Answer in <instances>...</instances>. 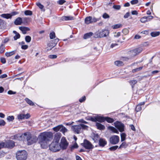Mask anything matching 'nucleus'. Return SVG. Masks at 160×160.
<instances>
[{"label": "nucleus", "instance_id": "1", "mask_svg": "<svg viewBox=\"0 0 160 160\" xmlns=\"http://www.w3.org/2000/svg\"><path fill=\"white\" fill-rule=\"evenodd\" d=\"M53 137L52 133L50 132H45L41 133L38 136V142L41 147L46 148L48 146V142L50 141Z\"/></svg>", "mask_w": 160, "mask_h": 160}, {"label": "nucleus", "instance_id": "2", "mask_svg": "<svg viewBox=\"0 0 160 160\" xmlns=\"http://www.w3.org/2000/svg\"><path fill=\"white\" fill-rule=\"evenodd\" d=\"M14 137V139H17L19 140H24L26 139L28 145H31L36 142L38 140L36 136H32L30 133L28 132L22 134L21 135H15Z\"/></svg>", "mask_w": 160, "mask_h": 160}, {"label": "nucleus", "instance_id": "3", "mask_svg": "<svg viewBox=\"0 0 160 160\" xmlns=\"http://www.w3.org/2000/svg\"><path fill=\"white\" fill-rule=\"evenodd\" d=\"M28 155V153L25 150H18L16 153V157L17 160H26Z\"/></svg>", "mask_w": 160, "mask_h": 160}, {"label": "nucleus", "instance_id": "4", "mask_svg": "<svg viewBox=\"0 0 160 160\" xmlns=\"http://www.w3.org/2000/svg\"><path fill=\"white\" fill-rule=\"evenodd\" d=\"M88 128V126L87 125L81 124L78 125L72 126L71 129L75 133L79 134L81 132L82 129H87Z\"/></svg>", "mask_w": 160, "mask_h": 160}, {"label": "nucleus", "instance_id": "5", "mask_svg": "<svg viewBox=\"0 0 160 160\" xmlns=\"http://www.w3.org/2000/svg\"><path fill=\"white\" fill-rule=\"evenodd\" d=\"M109 31L106 29H103L98 31L95 34L94 37L95 38H101L106 37L109 35Z\"/></svg>", "mask_w": 160, "mask_h": 160}, {"label": "nucleus", "instance_id": "6", "mask_svg": "<svg viewBox=\"0 0 160 160\" xmlns=\"http://www.w3.org/2000/svg\"><path fill=\"white\" fill-rule=\"evenodd\" d=\"M143 50L142 48L139 47L130 50L128 52L130 58H132L140 53Z\"/></svg>", "mask_w": 160, "mask_h": 160}, {"label": "nucleus", "instance_id": "7", "mask_svg": "<svg viewBox=\"0 0 160 160\" xmlns=\"http://www.w3.org/2000/svg\"><path fill=\"white\" fill-rule=\"evenodd\" d=\"M49 149L51 151L56 152L60 150V147L58 142H52L49 145Z\"/></svg>", "mask_w": 160, "mask_h": 160}, {"label": "nucleus", "instance_id": "8", "mask_svg": "<svg viewBox=\"0 0 160 160\" xmlns=\"http://www.w3.org/2000/svg\"><path fill=\"white\" fill-rule=\"evenodd\" d=\"M120 140L119 136L117 135H113L111 136L109 139V141L110 143L114 145L118 143Z\"/></svg>", "mask_w": 160, "mask_h": 160}, {"label": "nucleus", "instance_id": "9", "mask_svg": "<svg viewBox=\"0 0 160 160\" xmlns=\"http://www.w3.org/2000/svg\"><path fill=\"white\" fill-rule=\"evenodd\" d=\"M53 129L54 131L56 132L60 131V132H62L63 134L68 131L67 129L62 125H60L54 127L53 128Z\"/></svg>", "mask_w": 160, "mask_h": 160}, {"label": "nucleus", "instance_id": "10", "mask_svg": "<svg viewBox=\"0 0 160 160\" xmlns=\"http://www.w3.org/2000/svg\"><path fill=\"white\" fill-rule=\"evenodd\" d=\"M115 127L117 128L120 132H122L124 131V125L122 123L117 122L114 123Z\"/></svg>", "mask_w": 160, "mask_h": 160}, {"label": "nucleus", "instance_id": "11", "mask_svg": "<svg viewBox=\"0 0 160 160\" xmlns=\"http://www.w3.org/2000/svg\"><path fill=\"white\" fill-rule=\"evenodd\" d=\"M68 145V143L65 138H62L61 141V143L59 145L60 148H62L63 149H66Z\"/></svg>", "mask_w": 160, "mask_h": 160}, {"label": "nucleus", "instance_id": "12", "mask_svg": "<svg viewBox=\"0 0 160 160\" xmlns=\"http://www.w3.org/2000/svg\"><path fill=\"white\" fill-rule=\"evenodd\" d=\"M18 13V12L15 11L11 12V13L3 14L1 15V16L3 18L7 19L11 18L12 16Z\"/></svg>", "mask_w": 160, "mask_h": 160}, {"label": "nucleus", "instance_id": "13", "mask_svg": "<svg viewBox=\"0 0 160 160\" xmlns=\"http://www.w3.org/2000/svg\"><path fill=\"white\" fill-rule=\"evenodd\" d=\"M83 146L86 148L87 149H90L92 148L93 146L92 144L87 140H85L83 143Z\"/></svg>", "mask_w": 160, "mask_h": 160}, {"label": "nucleus", "instance_id": "14", "mask_svg": "<svg viewBox=\"0 0 160 160\" xmlns=\"http://www.w3.org/2000/svg\"><path fill=\"white\" fill-rule=\"evenodd\" d=\"M15 146L14 142L12 140H10L5 143L6 147L12 148Z\"/></svg>", "mask_w": 160, "mask_h": 160}, {"label": "nucleus", "instance_id": "15", "mask_svg": "<svg viewBox=\"0 0 160 160\" xmlns=\"http://www.w3.org/2000/svg\"><path fill=\"white\" fill-rule=\"evenodd\" d=\"M19 29L24 34L26 33L27 32L30 30V29L28 27H20Z\"/></svg>", "mask_w": 160, "mask_h": 160}, {"label": "nucleus", "instance_id": "16", "mask_svg": "<svg viewBox=\"0 0 160 160\" xmlns=\"http://www.w3.org/2000/svg\"><path fill=\"white\" fill-rule=\"evenodd\" d=\"M106 141L103 139L100 138L99 141V144L100 146L103 147L107 144Z\"/></svg>", "mask_w": 160, "mask_h": 160}, {"label": "nucleus", "instance_id": "17", "mask_svg": "<svg viewBox=\"0 0 160 160\" xmlns=\"http://www.w3.org/2000/svg\"><path fill=\"white\" fill-rule=\"evenodd\" d=\"M22 23V19L21 18H18L15 21L14 23L16 25H21Z\"/></svg>", "mask_w": 160, "mask_h": 160}, {"label": "nucleus", "instance_id": "18", "mask_svg": "<svg viewBox=\"0 0 160 160\" xmlns=\"http://www.w3.org/2000/svg\"><path fill=\"white\" fill-rule=\"evenodd\" d=\"M96 126L97 128L99 130H104L105 128V127L99 123L96 122Z\"/></svg>", "mask_w": 160, "mask_h": 160}, {"label": "nucleus", "instance_id": "19", "mask_svg": "<svg viewBox=\"0 0 160 160\" xmlns=\"http://www.w3.org/2000/svg\"><path fill=\"white\" fill-rule=\"evenodd\" d=\"M85 22L86 24L92 23V17L89 16L86 17L85 19Z\"/></svg>", "mask_w": 160, "mask_h": 160}, {"label": "nucleus", "instance_id": "20", "mask_svg": "<svg viewBox=\"0 0 160 160\" xmlns=\"http://www.w3.org/2000/svg\"><path fill=\"white\" fill-rule=\"evenodd\" d=\"M105 121V118L103 117L98 116L97 117L96 122L98 121L99 122H104Z\"/></svg>", "mask_w": 160, "mask_h": 160}, {"label": "nucleus", "instance_id": "21", "mask_svg": "<svg viewBox=\"0 0 160 160\" xmlns=\"http://www.w3.org/2000/svg\"><path fill=\"white\" fill-rule=\"evenodd\" d=\"M108 129L112 131L113 132L116 133H118V130L112 126H109L108 127Z\"/></svg>", "mask_w": 160, "mask_h": 160}, {"label": "nucleus", "instance_id": "22", "mask_svg": "<svg viewBox=\"0 0 160 160\" xmlns=\"http://www.w3.org/2000/svg\"><path fill=\"white\" fill-rule=\"evenodd\" d=\"M15 52V51H13L9 52H6L5 53V55L7 57H10L13 55H14Z\"/></svg>", "mask_w": 160, "mask_h": 160}, {"label": "nucleus", "instance_id": "23", "mask_svg": "<svg viewBox=\"0 0 160 160\" xmlns=\"http://www.w3.org/2000/svg\"><path fill=\"white\" fill-rule=\"evenodd\" d=\"M62 20H69L73 19V17L72 16H68L62 17Z\"/></svg>", "mask_w": 160, "mask_h": 160}, {"label": "nucleus", "instance_id": "24", "mask_svg": "<svg viewBox=\"0 0 160 160\" xmlns=\"http://www.w3.org/2000/svg\"><path fill=\"white\" fill-rule=\"evenodd\" d=\"M93 33L92 32H90L88 33H87L84 34L83 38L85 39H86L90 37L91 36H92Z\"/></svg>", "mask_w": 160, "mask_h": 160}, {"label": "nucleus", "instance_id": "25", "mask_svg": "<svg viewBox=\"0 0 160 160\" xmlns=\"http://www.w3.org/2000/svg\"><path fill=\"white\" fill-rule=\"evenodd\" d=\"M59 39L58 38H56L54 40L51 41V43L53 44V46H55L57 44V43L58 42Z\"/></svg>", "mask_w": 160, "mask_h": 160}, {"label": "nucleus", "instance_id": "26", "mask_svg": "<svg viewBox=\"0 0 160 160\" xmlns=\"http://www.w3.org/2000/svg\"><path fill=\"white\" fill-rule=\"evenodd\" d=\"M13 32L15 34V35L13 37L14 40H16L17 39L19 38H20V36L18 33V32H17L15 31H13Z\"/></svg>", "mask_w": 160, "mask_h": 160}, {"label": "nucleus", "instance_id": "27", "mask_svg": "<svg viewBox=\"0 0 160 160\" xmlns=\"http://www.w3.org/2000/svg\"><path fill=\"white\" fill-rule=\"evenodd\" d=\"M115 64L118 66H121L123 65V62L120 61H117L114 62Z\"/></svg>", "mask_w": 160, "mask_h": 160}, {"label": "nucleus", "instance_id": "28", "mask_svg": "<svg viewBox=\"0 0 160 160\" xmlns=\"http://www.w3.org/2000/svg\"><path fill=\"white\" fill-rule=\"evenodd\" d=\"M160 32H152L151 33V36L152 37H155L159 35Z\"/></svg>", "mask_w": 160, "mask_h": 160}, {"label": "nucleus", "instance_id": "29", "mask_svg": "<svg viewBox=\"0 0 160 160\" xmlns=\"http://www.w3.org/2000/svg\"><path fill=\"white\" fill-rule=\"evenodd\" d=\"M128 146V144L125 142H123L120 145L119 148H126Z\"/></svg>", "mask_w": 160, "mask_h": 160}, {"label": "nucleus", "instance_id": "30", "mask_svg": "<svg viewBox=\"0 0 160 160\" xmlns=\"http://www.w3.org/2000/svg\"><path fill=\"white\" fill-rule=\"evenodd\" d=\"M122 25L121 24H118L112 26V27L113 29H116L122 27Z\"/></svg>", "mask_w": 160, "mask_h": 160}, {"label": "nucleus", "instance_id": "31", "mask_svg": "<svg viewBox=\"0 0 160 160\" xmlns=\"http://www.w3.org/2000/svg\"><path fill=\"white\" fill-rule=\"evenodd\" d=\"M121 141L123 142L126 139V134L124 133H122L121 134Z\"/></svg>", "mask_w": 160, "mask_h": 160}, {"label": "nucleus", "instance_id": "32", "mask_svg": "<svg viewBox=\"0 0 160 160\" xmlns=\"http://www.w3.org/2000/svg\"><path fill=\"white\" fill-rule=\"evenodd\" d=\"M25 100L27 103L30 105L33 106L34 105L33 102L29 99L27 98L25 99Z\"/></svg>", "mask_w": 160, "mask_h": 160}, {"label": "nucleus", "instance_id": "33", "mask_svg": "<svg viewBox=\"0 0 160 160\" xmlns=\"http://www.w3.org/2000/svg\"><path fill=\"white\" fill-rule=\"evenodd\" d=\"M49 37L51 39L55 38L56 37L55 33L54 32H52L50 34Z\"/></svg>", "mask_w": 160, "mask_h": 160}, {"label": "nucleus", "instance_id": "34", "mask_svg": "<svg viewBox=\"0 0 160 160\" xmlns=\"http://www.w3.org/2000/svg\"><path fill=\"white\" fill-rule=\"evenodd\" d=\"M140 20L142 23H145L148 21V20H147V18L146 17V16L143 17Z\"/></svg>", "mask_w": 160, "mask_h": 160}, {"label": "nucleus", "instance_id": "35", "mask_svg": "<svg viewBox=\"0 0 160 160\" xmlns=\"http://www.w3.org/2000/svg\"><path fill=\"white\" fill-rule=\"evenodd\" d=\"M61 136V134L59 133H57L55 135V138H57V141H58Z\"/></svg>", "mask_w": 160, "mask_h": 160}, {"label": "nucleus", "instance_id": "36", "mask_svg": "<svg viewBox=\"0 0 160 160\" xmlns=\"http://www.w3.org/2000/svg\"><path fill=\"white\" fill-rule=\"evenodd\" d=\"M24 14L26 15H31L32 12L30 10H26L24 11Z\"/></svg>", "mask_w": 160, "mask_h": 160}, {"label": "nucleus", "instance_id": "37", "mask_svg": "<svg viewBox=\"0 0 160 160\" xmlns=\"http://www.w3.org/2000/svg\"><path fill=\"white\" fill-rule=\"evenodd\" d=\"M105 120L109 123L112 122L114 121V120L113 119L110 118H105Z\"/></svg>", "mask_w": 160, "mask_h": 160}, {"label": "nucleus", "instance_id": "38", "mask_svg": "<svg viewBox=\"0 0 160 160\" xmlns=\"http://www.w3.org/2000/svg\"><path fill=\"white\" fill-rule=\"evenodd\" d=\"M24 114H20L18 115V118L19 120L24 119Z\"/></svg>", "mask_w": 160, "mask_h": 160}, {"label": "nucleus", "instance_id": "39", "mask_svg": "<svg viewBox=\"0 0 160 160\" xmlns=\"http://www.w3.org/2000/svg\"><path fill=\"white\" fill-rule=\"evenodd\" d=\"M5 47L2 45H1L0 46V53H3L4 51Z\"/></svg>", "mask_w": 160, "mask_h": 160}, {"label": "nucleus", "instance_id": "40", "mask_svg": "<svg viewBox=\"0 0 160 160\" xmlns=\"http://www.w3.org/2000/svg\"><path fill=\"white\" fill-rule=\"evenodd\" d=\"M31 37L29 36H26L25 38L26 41L27 42H29L31 41Z\"/></svg>", "mask_w": 160, "mask_h": 160}, {"label": "nucleus", "instance_id": "41", "mask_svg": "<svg viewBox=\"0 0 160 160\" xmlns=\"http://www.w3.org/2000/svg\"><path fill=\"white\" fill-rule=\"evenodd\" d=\"M142 68H143L142 67H140L138 68H137L136 69H133L132 70V72L133 73H134L136 72L140 71V70H141Z\"/></svg>", "mask_w": 160, "mask_h": 160}, {"label": "nucleus", "instance_id": "42", "mask_svg": "<svg viewBox=\"0 0 160 160\" xmlns=\"http://www.w3.org/2000/svg\"><path fill=\"white\" fill-rule=\"evenodd\" d=\"M129 30L127 28L124 29L122 31V33L125 35H126L128 34L129 32Z\"/></svg>", "mask_w": 160, "mask_h": 160}, {"label": "nucleus", "instance_id": "43", "mask_svg": "<svg viewBox=\"0 0 160 160\" xmlns=\"http://www.w3.org/2000/svg\"><path fill=\"white\" fill-rule=\"evenodd\" d=\"M118 148V146H115L111 147L109 148V149L111 151H114Z\"/></svg>", "mask_w": 160, "mask_h": 160}, {"label": "nucleus", "instance_id": "44", "mask_svg": "<svg viewBox=\"0 0 160 160\" xmlns=\"http://www.w3.org/2000/svg\"><path fill=\"white\" fill-rule=\"evenodd\" d=\"M6 148L5 143L3 142H0V149Z\"/></svg>", "mask_w": 160, "mask_h": 160}, {"label": "nucleus", "instance_id": "45", "mask_svg": "<svg viewBox=\"0 0 160 160\" xmlns=\"http://www.w3.org/2000/svg\"><path fill=\"white\" fill-rule=\"evenodd\" d=\"M142 109V108L141 106L140 105L138 104L136 108V110L137 112H139L141 111Z\"/></svg>", "mask_w": 160, "mask_h": 160}, {"label": "nucleus", "instance_id": "46", "mask_svg": "<svg viewBox=\"0 0 160 160\" xmlns=\"http://www.w3.org/2000/svg\"><path fill=\"white\" fill-rule=\"evenodd\" d=\"M36 5L41 9H42L44 8V6L40 2L36 3Z\"/></svg>", "mask_w": 160, "mask_h": 160}, {"label": "nucleus", "instance_id": "47", "mask_svg": "<svg viewBox=\"0 0 160 160\" xmlns=\"http://www.w3.org/2000/svg\"><path fill=\"white\" fill-rule=\"evenodd\" d=\"M100 18H97L94 17L92 18V23L95 22L99 20Z\"/></svg>", "mask_w": 160, "mask_h": 160}, {"label": "nucleus", "instance_id": "48", "mask_svg": "<svg viewBox=\"0 0 160 160\" xmlns=\"http://www.w3.org/2000/svg\"><path fill=\"white\" fill-rule=\"evenodd\" d=\"M102 17L104 19L108 18H110L109 16L106 13H104Z\"/></svg>", "mask_w": 160, "mask_h": 160}, {"label": "nucleus", "instance_id": "49", "mask_svg": "<svg viewBox=\"0 0 160 160\" xmlns=\"http://www.w3.org/2000/svg\"><path fill=\"white\" fill-rule=\"evenodd\" d=\"M137 81L136 80H132L130 81V83L131 85L132 86V88H133V86L137 83Z\"/></svg>", "mask_w": 160, "mask_h": 160}, {"label": "nucleus", "instance_id": "50", "mask_svg": "<svg viewBox=\"0 0 160 160\" xmlns=\"http://www.w3.org/2000/svg\"><path fill=\"white\" fill-rule=\"evenodd\" d=\"M14 118L13 116H9L7 117V119L9 121H12L14 119Z\"/></svg>", "mask_w": 160, "mask_h": 160}, {"label": "nucleus", "instance_id": "51", "mask_svg": "<svg viewBox=\"0 0 160 160\" xmlns=\"http://www.w3.org/2000/svg\"><path fill=\"white\" fill-rule=\"evenodd\" d=\"M113 7L114 9L116 10H118L120 9L121 6L119 5H114L113 6Z\"/></svg>", "mask_w": 160, "mask_h": 160}, {"label": "nucleus", "instance_id": "52", "mask_svg": "<svg viewBox=\"0 0 160 160\" xmlns=\"http://www.w3.org/2000/svg\"><path fill=\"white\" fill-rule=\"evenodd\" d=\"M89 119L92 121L96 122L97 117H90L89 118Z\"/></svg>", "mask_w": 160, "mask_h": 160}, {"label": "nucleus", "instance_id": "53", "mask_svg": "<svg viewBox=\"0 0 160 160\" xmlns=\"http://www.w3.org/2000/svg\"><path fill=\"white\" fill-rule=\"evenodd\" d=\"M120 34H121V33L119 32H115L114 33V36L115 37H116V38L120 36Z\"/></svg>", "mask_w": 160, "mask_h": 160}, {"label": "nucleus", "instance_id": "54", "mask_svg": "<svg viewBox=\"0 0 160 160\" xmlns=\"http://www.w3.org/2000/svg\"><path fill=\"white\" fill-rule=\"evenodd\" d=\"M5 123V122L3 120H0V126H3Z\"/></svg>", "mask_w": 160, "mask_h": 160}, {"label": "nucleus", "instance_id": "55", "mask_svg": "<svg viewBox=\"0 0 160 160\" xmlns=\"http://www.w3.org/2000/svg\"><path fill=\"white\" fill-rule=\"evenodd\" d=\"M66 2V1L64 0H59L58 2L60 5H62Z\"/></svg>", "mask_w": 160, "mask_h": 160}, {"label": "nucleus", "instance_id": "56", "mask_svg": "<svg viewBox=\"0 0 160 160\" xmlns=\"http://www.w3.org/2000/svg\"><path fill=\"white\" fill-rule=\"evenodd\" d=\"M16 92H13L11 90H9L8 92V94H16Z\"/></svg>", "mask_w": 160, "mask_h": 160}, {"label": "nucleus", "instance_id": "57", "mask_svg": "<svg viewBox=\"0 0 160 160\" xmlns=\"http://www.w3.org/2000/svg\"><path fill=\"white\" fill-rule=\"evenodd\" d=\"M138 2V0H132L131 1V3L133 5L137 3Z\"/></svg>", "mask_w": 160, "mask_h": 160}, {"label": "nucleus", "instance_id": "58", "mask_svg": "<svg viewBox=\"0 0 160 160\" xmlns=\"http://www.w3.org/2000/svg\"><path fill=\"white\" fill-rule=\"evenodd\" d=\"M85 99H86L85 96H83L82 98H81L79 99V101L81 102H82L83 101H85Z\"/></svg>", "mask_w": 160, "mask_h": 160}, {"label": "nucleus", "instance_id": "59", "mask_svg": "<svg viewBox=\"0 0 160 160\" xmlns=\"http://www.w3.org/2000/svg\"><path fill=\"white\" fill-rule=\"evenodd\" d=\"M49 58L52 59L56 58L57 57V56L56 55H50L49 56Z\"/></svg>", "mask_w": 160, "mask_h": 160}, {"label": "nucleus", "instance_id": "60", "mask_svg": "<svg viewBox=\"0 0 160 160\" xmlns=\"http://www.w3.org/2000/svg\"><path fill=\"white\" fill-rule=\"evenodd\" d=\"M1 61L3 63H5L6 62V59L5 58H0Z\"/></svg>", "mask_w": 160, "mask_h": 160}, {"label": "nucleus", "instance_id": "61", "mask_svg": "<svg viewBox=\"0 0 160 160\" xmlns=\"http://www.w3.org/2000/svg\"><path fill=\"white\" fill-rule=\"evenodd\" d=\"M146 17L147 18V20H148V21H149L152 20L153 18V17L152 16H149L148 17Z\"/></svg>", "mask_w": 160, "mask_h": 160}, {"label": "nucleus", "instance_id": "62", "mask_svg": "<svg viewBox=\"0 0 160 160\" xmlns=\"http://www.w3.org/2000/svg\"><path fill=\"white\" fill-rule=\"evenodd\" d=\"M131 13L133 15H137L138 14L137 11L136 10L132 11Z\"/></svg>", "mask_w": 160, "mask_h": 160}, {"label": "nucleus", "instance_id": "63", "mask_svg": "<svg viewBox=\"0 0 160 160\" xmlns=\"http://www.w3.org/2000/svg\"><path fill=\"white\" fill-rule=\"evenodd\" d=\"M24 119H28L30 117V115L29 114H24Z\"/></svg>", "mask_w": 160, "mask_h": 160}, {"label": "nucleus", "instance_id": "64", "mask_svg": "<svg viewBox=\"0 0 160 160\" xmlns=\"http://www.w3.org/2000/svg\"><path fill=\"white\" fill-rule=\"evenodd\" d=\"M28 47V46L27 45H22L21 48L22 49L25 50L27 49Z\"/></svg>", "mask_w": 160, "mask_h": 160}]
</instances>
